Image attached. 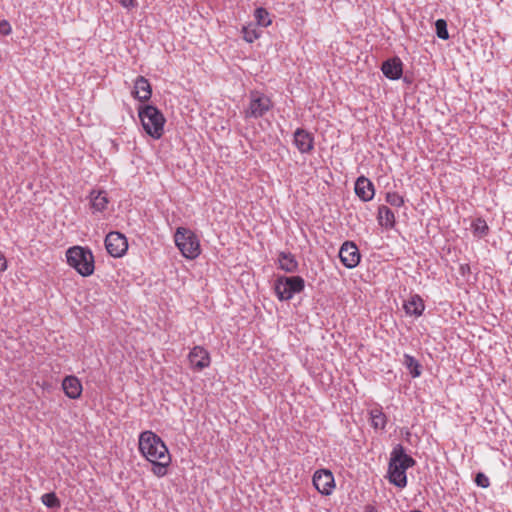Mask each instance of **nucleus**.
<instances>
[{"instance_id":"f257e3e1","label":"nucleus","mask_w":512,"mask_h":512,"mask_svg":"<svg viewBox=\"0 0 512 512\" xmlns=\"http://www.w3.org/2000/svg\"><path fill=\"white\" fill-rule=\"evenodd\" d=\"M416 461L405 452L401 444H396L390 454L388 478L396 487L404 488L407 485L406 470L413 467Z\"/></svg>"},{"instance_id":"f03ea898","label":"nucleus","mask_w":512,"mask_h":512,"mask_svg":"<svg viewBox=\"0 0 512 512\" xmlns=\"http://www.w3.org/2000/svg\"><path fill=\"white\" fill-rule=\"evenodd\" d=\"M138 448L141 455L149 462L169 458V450L164 441L153 431L146 430L140 433Z\"/></svg>"},{"instance_id":"7ed1b4c3","label":"nucleus","mask_w":512,"mask_h":512,"mask_svg":"<svg viewBox=\"0 0 512 512\" xmlns=\"http://www.w3.org/2000/svg\"><path fill=\"white\" fill-rule=\"evenodd\" d=\"M67 264L81 276L88 277L94 273L95 260L91 249L87 246H72L66 250Z\"/></svg>"},{"instance_id":"20e7f679","label":"nucleus","mask_w":512,"mask_h":512,"mask_svg":"<svg viewBox=\"0 0 512 512\" xmlns=\"http://www.w3.org/2000/svg\"><path fill=\"white\" fill-rule=\"evenodd\" d=\"M138 116L144 131L154 139L162 137L164 132L165 118L162 112L153 105H143L138 108Z\"/></svg>"},{"instance_id":"39448f33","label":"nucleus","mask_w":512,"mask_h":512,"mask_svg":"<svg viewBox=\"0 0 512 512\" xmlns=\"http://www.w3.org/2000/svg\"><path fill=\"white\" fill-rule=\"evenodd\" d=\"M270 96L259 90H251L248 94V103L243 110L244 119H259L264 117L273 108Z\"/></svg>"},{"instance_id":"423d86ee","label":"nucleus","mask_w":512,"mask_h":512,"mask_svg":"<svg viewBox=\"0 0 512 512\" xmlns=\"http://www.w3.org/2000/svg\"><path fill=\"white\" fill-rule=\"evenodd\" d=\"M174 241L182 255L187 259H195L201 253L197 236L188 228L178 227L174 234Z\"/></svg>"},{"instance_id":"0eeeda50","label":"nucleus","mask_w":512,"mask_h":512,"mask_svg":"<svg viewBox=\"0 0 512 512\" xmlns=\"http://www.w3.org/2000/svg\"><path fill=\"white\" fill-rule=\"evenodd\" d=\"M304 288L305 280L301 276H278L274 282V290L280 301L291 300Z\"/></svg>"},{"instance_id":"6e6552de","label":"nucleus","mask_w":512,"mask_h":512,"mask_svg":"<svg viewBox=\"0 0 512 512\" xmlns=\"http://www.w3.org/2000/svg\"><path fill=\"white\" fill-rule=\"evenodd\" d=\"M105 248L107 253L114 258L123 257L128 250L126 236L118 231H111L105 237Z\"/></svg>"},{"instance_id":"1a4fd4ad","label":"nucleus","mask_w":512,"mask_h":512,"mask_svg":"<svg viewBox=\"0 0 512 512\" xmlns=\"http://www.w3.org/2000/svg\"><path fill=\"white\" fill-rule=\"evenodd\" d=\"M339 258L346 268L353 269L360 263L361 254L354 242L345 241L340 247Z\"/></svg>"},{"instance_id":"9d476101","label":"nucleus","mask_w":512,"mask_h":512,"mask_svg":"<svg viewBox=\"0 0 512 512\" xmlns=\"http://www.w3.org/2000/svg\"><path fill=\"white\" fill-rule=\"evenodd\" d=\"M87 199L89 201V209L93 215L102 214L107 211L110 203L108 193L102 189H92Z\"/></svg>"},{"instance_id":"9b49d317","label":"nucleus","mask_w":512,"mask_h":512,"mask_svg":"<svg viewBox=\"0 0 512 512\" xmlns=\"http://www.w3.org/2000/svg\"><path fill=\"white\" fill-rule=\"evenodd\" d=\"M313 485L322 495H330L335 487L332 472L327 469L316 471L313 475Z\"/></svg>"},{"instance_id":"f8f14e48","label":"nucleus","mask_w":512,"mask_h":512,"mask_svg":"<svg viewBox=\"0 0 512 512\" xmlns=\"http://www.w3.org/2000/svg\"><path fill=\"white\" fill-rule=\"evenodd\" d=\"M293 144L301 154H309L314 149V136L303 128H297L293 134Z\"/></svg>"},{"instance_id":"ddd939ff","label":"nucleus","mask_w":512,"mask_h":512,"mask_svg":"<svg viewBox=\"0 0 512 512\" xmlns=\"http://www.w3.org/2000/svg\"><path fill=\"white\" fill-rule=\"evenodd\" d=\"M188 358L191 367L197 371H201L204 368L209 367L211 363L209 352L201 346L193 347L188 355Z\"/></svg>"},{"instance_id":"4468645a","label":"nucleus","mask_w":512,"mask_h":512,"mask_svg":"<svg viewBox=\"0 0 512 512\" xmlns=\"http://www.w3.org/2000/svg\"><path fill=\"white\" fill-rule=\"evenodd\" d=\"M381 71L390 80H399L403 75V62L398 56L388 58L381 64Z\"/></svg>"},{"instance_id":"2eb2a0df","label":"nucleus","mask_w":512,"mask_h":512,"mask_svg":"<svg viewBox=\"0 0 512 512\" xmlns=\"http://www.w3.org/2000/svg\"><path fill=\"white\" fill-rule=\"evenodd\" d=\"M355 193L364 202L373 199L375 190L373 183L365 176H360L355 182Z\"/></svg>"},{"instance_id":"dca6fc26","label":"nucleus","mask_w":512,"mask_h":512,"mask_svg":"<svg viewBox=\"0 0 512 512\" xmlns=\"http://www.w3.org/2000/svg\"><path fill=\"white\" fill-rule=\"evenodd\" d=\"M132 95L141 102L148 101L152 96V87L148 79L138 76L134 81Z\"/></svg>"},{"instance_id":"f3484780","label":"nucleus","mask_w":512,"mask_h":512,"mask_svg":"<svg viewBox=\"0 0 512 512\" xmlns=\"http://www.w3.org/2000/svg\"><path fill=\"white\" fill-rule=\"evenodd\" d=\"M62 388L65 395L70 399H78L82 394V384L73 375L66 376L62 381Z\"/></svg>"},{"instance_id":"a211bd4d","label":"nucleus","mask_w":512,"mask_h":512,"mask_svg":"<svg viewBox=\"0 0 512 512\" xmlns=\"http://www.w3.org/2000/svg\"><path fill=\"white\" fill-rule=\"evenodd\" d=\"M278 267L286 273H294L298 270L299 264L291 252L281 251L278 254Z\"/></svg>"},{"instance_id":"6ab92c4d","label":"nucleus","mask_w":512,"mask_h":512,"mask_svg":"<svg viewBox=\"0 0 512 512\" xmlns=\"http://www.w3.org/2000/svg\"><path fill=\"white\" fill-rule=\"evenodd\" d=\"M404 309L406 314L420 317L425 309L424 301L418 294L411 295L404 303Z\"/></svg>"},{"instance_id":"aec40b11","label":"nucleus","mask_w":512,"mask_h":512,"mask_svg":"<svg viewBox=\"0 0 512 512\" xmlns=\"http://www.w3.org/2000/svg\"><path fill=\"white\" fill-rule=\"evenodd\" d=\"M377 219L379 224L386 229L394 228L396 223L394 212L385 205L379 206Z\"/></svg>"},{"instance_id":"412c9836","label":"nucleus","mask_w":512,"mask_h":512,"mask_svg":"<svg viewBox=\"0 0 512 512\" xmlns=\"http://www.w3.org/2000/svg\"><path fill=\"white\" fill-rule=\"evenodd\" d=\"M371 426L378 430H384L387 424V416L381 406L372 408L369 411Z\"/></svg>"},{"instance_id":"4be33fe9","label":"nucleus","mask_w":512,"mask_h":512,"mask_svg":"<svg viewBox=\"0 0 512 512\" xmlns=\"http://www.w3.org/2000/svg\"><path fill=\"white\" fill-rule=\"evenodd\" d=\"M471 230L473 235L477 238H483L489 233V227L486 221L481 217H478L472 221Z\"/></svg>"},{"instance_id":"5701e85b","label":"nucleus","mask_w":512,"mask_h":512,"mask_svg":"<svg viewBox=\"0 0 512 512\" xmlns=\"http://www.w3.org/2000/svg\"><path fill=\"white\" fill-rule=\"evenodd\" d=\"M152 464L151 472L157 477H164L167 474V468L171 463V456L167 459H158L150 462Z\"/></svg>"},{"instance_id":"b1692460","label":"nucleus","mask_w":512,"mask_h":512,"mask_svg":"<svg viewBox=\"0 0 512 512\" xmlns=\"http://www.w3.org/2000/svg\"><path fill=\"white\" fill-rule=\"evenodd\" d=\"M403 363L413 378H417L421 375V365L413 356L404 354Z\"/></svg>"},{"instance_id":"393cba45","label":"nucleus","mask_w":512,"mask_h":512,"mask_svg":"<svg viewBox=\"0 0 512 512\" xmlns=\"http://www.w3.org/2000/svg\"><path fill=\"white\" fill-rule=\"evenodd\" d=\"M254 17L258 26L268 27L272 23L269 12L263 7L255 9Z\"/></svg>"},{"instance_id":"a878e982","label":"nucleus","mask_w":512,"mask_h":512,"mask_svg":"<svg viewBox=\"0 0 512 512\" xmlns=\"http://www.w3.org/2000/svg\"><path fill=\"white\" fill-rule=\"evenodd\" d=\"M242 34L247 43H253L261 36V31L254 25H247L242 27Z\"/></svg>"},{"instance_id":"bb28decb","label":"nucleus","mask_w":512,"mask_h":512,"mask_svg":"<svg viewBox=\"0 0 512 512\" xmlns=\"http://www.w3.org/2000/svg\"><path fill=\"white\" fill-rule=\"evenodd\" d=\"M41 501L49 509H59L61 507V501L54 492L43 494Z\"/></svg>"},{"instance_id":"cd10ccee","label":"nucleus","mask_w":512,"mask_h":512,"mask_svg":"<svg viewBox=\"0 0 512 512\" xmlns=\"http://www.w3.org/2000/svg\"><path fill=\"white\" fill-rule=\"evenodd\" d=\"M435 31L438 38L442 40L449 39V32L447 29V22L444 19H438L435 22Z\"/></svg>"},{"instance_id":"c85d7f7f","label":"nucleus","mask_w":512,"mask_h":512,"mask_svg":"<svg viewBox=\"0 0 512 512\" xmlns=\"http://www.w3.org/2000/svg\"><path fill=\"white\" fill-rule=\"evenodd\" d=\"M385 200L389 205L393 207H401L405 203L403 196L397 192H387Z\"/></svg>"},{"instance_id":"c756f323","label":"nucleus","mask_w":512,"mask_h":512,"mask_svg":"<svg viewBox=\"0 0 512 512\" xmlns=\"http://www.w3.org/2000/svg\"><path fill=\"white\" fill-rule=\"evenodd\" d=\"M475 483L481 488H487L490 485L489 478L482 472L476 474Z\"/></svg>"},{"instance_id":"7c9ffc66","label":"nucleus","mask_w":512,"mask_h":512,"mask_svg":"<svg viewBox=\"0 0 512 512\" xmlns=\"http://www.w3.org/2000/svg\"><path fill=\"white\" fill-rule=\"evenodd\" d=\"M11 32H12V27H11L10 23L7 20H1L0 21V34L7 36V35L11 34Z\"/></svg>"},{"instance_id":"2f4dec72","label":"nucleus","mask_w":512,"mask_h":512,"mask_svg":"<svg viewBox=\"0 0 512 512\" xmlns=\"http://www.w3.org/2000/svg\"><path fill=\"white\" fill-rule=\"evenodd\" d=\"M119 3L122 7L131 10L138 7L137 0H119Z\"/></svg>"},{"instance_id":"473e14b6","label":"nucleus","mask_w":512,"mask_h":512,"mask_svg":"<svg viewBox=\"0 0 512 512\" xmlns=\"http://www.w3.org/2000/svg\"><path fill=\"white\" fill-rule=\"evenodd\" d=\"M7 267V259L5 255L2 252H0V273L6 271Z\"/></svg>"},{"instance_id":"72a5a7b5","label":"nucleus","mask_w":512,"mask_h":512,"mask_svg":"<svg viewBox=\"0 0 512 512\" xmlns=\"http://www.w3.org/2000/svg\"><path fill=\"white\" fill-rule=\"evenodd\" d=\"M364 512H378V511L373 505L368 504L364 507Z\"/></svg>"},{"instance_id":"f704fd0d","label":"nucleus","mask_w":512,"mask_h":512,"mask_svg":"<svg viewBox=\"0 0 512 512\" xmlns=\"http://www.w3.org/2000/svg\"><path fill=\"white\" fill-rule=\"evenodd\" d=\"M411 512H421V511H420V510H413V511H411Z\"/></svg>"}]
</instances>
